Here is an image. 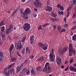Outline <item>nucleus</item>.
Masks as SVG:
<instances>
[{"label":"nucleus","mask_w":76,"mask_h":76,"mask_svg":"<svg viewBox=\"0 0 76 76\" xmlns=\"http://www.w3.org/2000/svg\"><path fill=\"white\" fill-rule=\"evenodd\" d=\"M23 29L26 31H29L31 28V25L28 23H25L23 26Z\"/></svg>","instance_id":"f257e3e1"},{"label":"nucleus","mask_w":76,"mask_h":76,"mask_svg":"<svg viewBox=\"0 0 76 76\" xmlns=\"http://www.w3.org/2000/svg\"><path fill=\"white\" fill-rule=\"evenodd\" d=\"M21 40H20L18 42L16 47L17 50H20L21 48L23 47V45H21Z\"/></svg>","instance_id":"f03ea898"},{"label":"nucleus","mask_w":76,"mask_h":76,"mask_svg":"<svg viewBox=\"0 0 76 76\" xmlns=\"http://www.w3.org/2000/svg\"><path fill=\"white\" fill-rule=\"evenodd\" d=\"M36 1L34 3V5L37 7H40L41 6V3L40 2L39 0H36Z\"/></svg>","instance_id":"7ed1b4c3"},{"label":"nucleus","mask_w":76,"mask_h":76,"mask_svg":"<svg viewBox=\"0 0 76 76\" xmlns=\"http://www.w3.org/2000/svg\"><path fill=\"white\" fill-rule=\"evenodd\" d=\"M51 71V66H48V68H46V69L45 68H44L42 70L43 72H46V73L49 74Z\"/></svg>","instance_id":"20e7f679"},{"label":"nucleus","mask_w":76,"mask_h":76,"mask_svg":"<svg viewBox=\"0 0 76 76\" xmlns=\"http://www.w3.org/2000/svg\"><path fill=\"white\" fill-rule=\"evenodd\" d=\"M57 63L58 66H60L61 64L62 61L60 56H58L56 59Z\"/></svg>","instance_id":"39448f33"},{"label":"nucleus","mask_w":76,"mask_h":76,"mask_svg":"<svg viewBox=\"0 0 76 76\" xmlns=\"http://www.w3.org/2000/svg\"><path fill=\"white\" fill-rule=\"evenodd\" d=\"M31 12V10L29 8H27L24 11L23 15H26L27 14H29Z\"/></svg>","instance_id":"423d86ee"},{"label":"nucleus","mask_w":76,"mask_h":76,"mask_svg":"<svg viewBox=\"0 0 76 76\" xmlns=\"http://www.w3.org/2000/svg\"><path fill=\"white\" fill-rule=\"evenodd\" d=\"M53 10V8L50 6H46L45 8V10L46 12H51Z\"/></svg>","instance_id":"0eeeda50"},{"label":"nucleus","mask_w":76,"mask_h":76,"mask_svg":"<svg viewBox=\"0 0 76 76\" xmlns=\"http://www.w3.org/2000/svg\"><path fill=\"white\" fill-rule=\"evenodd\" d=\"M14 72L15 70H14V69H13V68L11 69V70L8 71V73L7 76H10L9 75V74H10V73L11 75H12L13 74H14V73H15Z\"/></svg>","instance_id":"6e6552de"},{"label":"nucleus","mask_w":76,"mask_h":76,"mask_svg":"<svg viewBox=\"0 0 76 76\" xmlns=\"http://www.w3.org/2000/svg\"><path fill=\"white\" fill-rule=\"evenodd\" d=\"M34 35H32L30 37V44H32L34 43Z\"/></svg>","instance_id":"1a4fd4ad"},{"label":"nucleus","mask_w":76,"mask_h":76,"mask_svg":"<svg viewBox=\"0 0 76 76\" xmlns=\"http://www.w3.org/2000/svg\"><path fill=\"white\" fill-rule=\"evenodd\" d=\"M14 48V45L12 44H11L10 45V47L9 48V50L10 51L9 52L10 54H11L12 53V51L13 50V49Z\"/></svg>","instance_id":"9d476101"},{"label":"nucleus","mask_w":76,"mask_h":76,"mask_svg":"<svg viewBox=\"0 0 76 76\" xmlns=\"http://www.w3.org/2000/svg\"><path fill=\"white\" fill-rule=\"evenodd\" d=\"M58 52H59V54H61V55H63L64 54V51L63 50H61V48H60L58 49Z\"/></svg>","instance_id":"9b49d317"},{"label":"nucleus","mask_w":76,"mask_h":76,"mask_svg":"<svg viewBox=\"0 0 76 76\" xmlns=\"http://www.w3.org/2000/svg\"><path fill=\"white\" fill-rule=\"evenodd\" d=\"M1 36L2 37V38L3 40L6 39V35L3 33H1Z\"/></svg>","instance_id":"f8f14e48"},{"label":"nucleus","mask_w":76,"mask_h":76,"mask_svg":"<svg viewBox=\"0 0 76 76\" xmlns=\"http://www.w3.org/2000/svg\"><path fill=\"white\" fill-rule=\"evenodd\" d=\"M48 45H47V44H45V45L44 44L43 45V47H42V48L43 50H46L48 48Z\"/></svg>","instance_id":"ddd939ff"},{"label":"nucleus","mask_w":76,"mask_h":76,"mask_svg":"<svg viewBox=\"0 0 76 76\" xmlns=\"http://www.w3.org/2000/svg\"><path fill=\"white\" fill-rule=\"evenodd\" d=\"M50 58H52V59H55V55L53 54V53H50Z\"/></svg>","instance_id":"4468645a"},{"label":"nucleus","mask_w":76,"mask_h":76,"mask_svg":"<svg viewBox=\"0 0 76 76\" xmlns=\"http://www.w3.org/2000/svg\"><path fill=\"white\" fill-rule=\"evenodd\" d=\"M69 50H72L73 49V45L71 43H70L69 44Z\"/></svg>","instance_id":"2eb2a0df"},{"label":"nucleus","mask_w":76,"mask_h":76,"mask_svg":"<svg viewBox=\"0 0 76 76\" xmlns=\"http://www.w3.org/2000/svg\"><path fill=\"white\" fill-rule=\"evenodd\" d=\"M1 29V33H3L5 31V27L4 26H2L0 27Z\"/></svg>","instance_id":"dca6fc26"},{"label":"nucleus","mask_w":76,"mask_h":76,"mask_svg":"<svg viewBox=\"0 0 76 76\" xmlns=\"http://www.w3.org/2000/svg\"><path fill=\"white\" fill-rule=\"evenodd\" d=\"M41 69H42V67H41V66H38L36 68V70L39 73L40 72V71L41 70Z\"/></svg>","instance_id":"f3484780"},{"label":"nucleus","mask_w":76,"mask_h":76,"mask_svg":"<svg viewBox=\"0 0 76 76\" xmlns=\"http://www.w3.org/2000/svg\"><path fill=\"white\" fill-rule=\"evenodd\" d=\"M7 69H8V68H7V67L4 69V73L5 74L6 76H7L8 75V71H7Z\"/></svg>","instance_id":"a211bd4d"},{"label":"nucleus","mask_w":76,"mask_h":76,"mask_svg":"<svg viewBox=\"0 0 76 76\" xmlns=\"http://www.w3.org/2000/svg\"><path fill=\"white\" fill-rule=\"evenodd\" d=\"M0 57L3 58H4V54L1 51H0Z\"/></svg>","instance_id":"6ab92c4d"},{"label":"nucleus","mask_w":76,"mask_h":76,"mask_svg":"<svg viewBox=\"0 0 76 76\" xmlns=\"http://www.w3.org/2000/svg\"><path fill=\"white\" fill-rule=\"evenodd\" d=\"M50 15L52 16H53L54 18H56V16H57V14H55L54 12H51L50 13Z\"/></svg>","instance_id":"aec40b11"},{"label":"nucleus","mask_w":76,"mask_h":76,"mask_svg":"<svg viewBox=\"0 0 76 76\" xmlns=\"http://www.w3.org/2000/svg\"><path fill=\"white\" fill-rule=\"evenodd\" d=\"M48 67H50V65H49V63L47 62L45 64V67L44 69H46L47 68H48Z\"/></svg>","instance_id":"412c9836"},{"label":"nucleus","mask_w":76,"mask_h":76,"mask_svg":"<svg viewBox=\"0 0 76 76\" xmlns=\"http://www.w3.org/2000/svg\"><path fill=\"white\" fill-rule=\"evenodd\" d=\"M4 25H5L4 21V20H2L0 23V27L2 26H4Z\"/></svg>","instance_id":"4be33fe9"},{"label":"nucleus","mask_w":76,"mask_h":76,"mask_svg":"<svg viewBox=\"0 0 76 76\" xmlns=\"http://www.w3.org/2000/svg\"><path fill=\"white\" fill-rule=\"evenodd\" d=\"M43 60H44V58L43 57L39 58L37 59V61H40V62H41V61H42Z\"/></svg>","instance_id":"5701e85b"},{"label":"nucleus","mask_w":76,"mask_h":76,"mask_svg":"<svg viewBox=\"0 0 76 76\" xmlns=\"http://www.w3.org/2000/svg\"><path fill=\"white\" fill-rule=\"evenodd\" d=\"M20 67L19 66H18L16 67V70L17 73H18L20 70Z\"/></svg>","instance_id":"b1692460"},{"label":"nucleus","mask_w":76,"mask_h":76,"mask_svg":"<svg viewBox=\"0 0 76 76\" xmlns=\"http://www.w3.org/2000/svg\"><path fill=\"white\" fill-rule=\"evenodd\" d=\"M11 60L12 62H15L17 60V58L16 57H13L11 58Z\"/></svg>","instance_id":"393cba45"},{"label":"nucleus","mask_w":76,"mask_h":76,"mask_svg":"<svg viewBox=\"0 0 76 76\" xmlns=\"http://www.w3.org/2000/svg\"><path fill=\"white\" fill-rule=\"evenodd\" d=\"M12 31L11 30L10 31V30L8 28L7 29V30L6 31V34H9L12 32Z\"/></svg>","instance_id":"a878e982"},{"label":"nucleus","mask_w":76,"mask_h":76,"mask_svg":"<svg viewBox=\"0 0 76 76\" xmlns=\"http://www.w3.org/2000/svg\"><path fill=\"white\" fill-rule=\"evenodd\" d=\"M31 73L32 74V75H34L35 74L36 72L34 69L33 68H32V70H31Z\"/></svg>","instance_id":"bb28decb"},{"label":"nucleus","mask_w":76,"mask_h":76,"mask_svg":"<svg viewBox=\"0 0 76 76\" xmlns=\"http://www.w3.org/2000/svg\"><path fill=\"white\" fill-rule=\"evenodd\" d=\"M44 44L42 43V42H40L38 43V45L39 46V47H40L42 48Z\"/></svg>","instance_id":"cd10ccee"},{"label":"nucleus","mask_w":76,"mask_h":76,"mask_svg":"<svg viewBox=\"0 0 76 76\" xmlns=\"http://www.w3.org/2000/svg\"><path fill=\"white\" fill-rule=\"evenodd\" d=\"M15 63H14L10 65L7 67V68L8 69H10V68L12 67V66H14V65H15Z\"/></svg>","instance_id":"c85d7f7f"},{"label":"nucleus","mask_w":76,"mask_h":76,"mask_svg":"<svg viewBox=\"0 0 76 76\" xmlns=\"http://www.w3.org/2000/svg\"><path fill=\"white\" fill-rule=\"evenodd\" d=\"M72 39L73 41H76V34H74L72 37Z\"/></svg>","instance_id":"c756f323"},{"label":"nucleus","mask_w":76,"mask_h":76,"mask_svg":"<svg viewBox=\"0 0 76 76\" xmlns=\"http://www.w3.org/2000/svg\"><path fill=\"white\" fill-rule=\"evenodd\" d=\"M23 18L25 20H27L28 18V15H23Z\"/></svg>","instance_id":"7c9ffc66"},{"label":"nucleus","mask_w":76,"mask_h":76,"mask_svg":"<svg viewBox=\"0 0 76 76\" xmlns=\"http://www.w3.org/2000/svg\"><path fill=\"white\" fill-rule=\"evenodd\" d=\"M69 69L70 71H74L75 68L72 66H71L69 67Z\"/></svg>","instance_id":"2f4dec72"},{"label":"nucleus","mask_w":76,"mask_h":76,"mask_svg":"<svg viewBox=\"0 0 76 76\" xmlns=\"http://www.w3.org/2000/svg\"><path fill=\"white\" fill-rule=\"evenodd\" d=\"M26 51L27 54H29L30 53V51L29 50V48L27 47L26 48Z\"/></svg>","instance_id":"473e14b6"},{"label":"nucleus","mask_w":76,"mask_h":76,"mask_svg":"<svg viewBox=\"0 0 76 76\" xmlns=\"http://www.w3.org/2000/svg\"><path fill=\"white\" fill-rule=\"evenodd\" d=\"M13 25H10L9 28H8L9 29L10 31H12V29H13Z\"/></svg>","instance_id":"72a5a7b5"},{"label":"nucleus","mask_w":76,"mask_h":76,"mask_svg":"<svg viewBox=\"0 0 76 76\" xmlns=\"http://www.w3.org/2000/svg\"><path fill=\"white\" fill-rule=\"evenodd\" d=\"M26 38V36L25 35L23 37V39H22L21 42H24V41H25V40Z\"/></svg>","instance_id":"f704fd0d"},{"label":"nucleus","mask_w":76,"mask_h":76,"mask_svg":"<svg viewBox=\"0 0 76 76\" xmlns=\"http://www.w3.org/2000/svg\"><path fill=\"white\" fill-rule=\"evenodd\" d=\"M73 7V6H70V7H69L67 8V12H69V10H70L72 9V8Z\"/></svg>","instance_id":"c9c22d12"},{"label":"nucleus","mask_w":76,"mask_h":76,"mask_svg":"<svg viewBox=\"0 0 76 76\" xmlns=\"http://www.w3.org/2000/svg\"><path fill=\"white\" fill-rule=\"evenodd\" d=\"M26 74L27 75H30V70H28L26 71Z\"/></svg>","instance_id":"e433bc0d"},{"label":"nucleus","mask_w":76,"mask_h":76,"mask_svg":"<svg viewBox=\"0 0 76 76\" xmlns=\"http://www.w3.org/2000/svg\"><path fill=\"white\" fill-rule=\"evenodd\" d=\"M72 53H73V54H76V51L73 49H72L71 50Z\"/></svg>","instance_id":"4c0bfd02"},{"label":"nucleus","mask_w":76,"mask_h":76,"mask_svg":"<svg viewBox=\"0 0 76 76\" xmlns=\"http://www.w3.org/2000/svg\"><path fill=\"white\" fill-rule=\"evenodd\" d=\"M73 58H71V59L69 60V63L70 64H71V63H72L74 61Z\"/></svg>","instance_id":"58836bf2"},{"label":"nucleus","mask_w":76,"mask_h":76,"mask_svg":"<svg viewBox=\"0 0 76 76\" xmlns=\"http://www.w3.org/2000/svg\"><path fill=\"white\" fill-rule=\"evenodd\" d=\"M69 56H72V50H69Z\"/></svg>","instance_id":"ea45409f"},{"label":"nucleus","mask_w":76,"mask_h":76,"mask_svg":"<svg viewBox=\"0 0 76 76\" xmlns=\"http://www.w3.org/2000/svg\"><path fill=\"white\" fill-rule=\"evenodd\" d=\"M23 11H24V10H23V9H21V10H20V14H22L23 13V14L24 12H23Z\"/></svg>","instance_id":"a19ab883"},{"label":"nucleus","mask_w":76,"mask_h":76,"mask_svg":"<svg viewBox=\"0 0 76 76\" xmlns=\"http://www.w3.org/2000/svg\"><path fill=\"white\" fill-rule=\"evenodd\" d=\"M4 58H2L0 57V63L2 62L4 60Z\"/></svg>","instance_id":"79ce46f5"},{"label":"nucleus","mask_w":76,"mask_h":76,"mask_svg":"<svg viewBox=\"0 0 76 76\" xmlns=\"http://www.w3.org/2000/svg\"><path fill=\"white\" fill-rule=\"evenodd\" d=\"M57 28L59 31H60L61 30V26L59 25L58 26Z\"/></svg>","instance_id":"37998d69"},{"label":"nucleus","mask_w":76,"mask_h":76,"mask_svg":"<svg viewBox=\"0 0 76 76\" xmlns=\"http://www.w3.org/2000/svg\"><path fill=\"white\" fill-rule=\"evenodd\" d=\"M60 10H64V7L62 6H61V7H60Z\"/></svg>","instance_id":"c03bdc74"},{"label":"nucleus","mask_w":76,"mask_h":76,"mask_svg":"<svg viewBox=\"0 0 76 76\" xmlns=\"http://www.w3.org/2000/svg\"><path fill=\"white\" fill-rule=\"evenodd\" d=\"M41 27H42V26H41V25L39 26V27H38V29H39V30H40L41 29H42V28Z\"/></svg>","instance_id":"a18cd8bd"},{"label":"nucleus","mask_w":76,"mask_h":76,"mask_svg":"<svg viewBox=\"0 0 76 76\" xmlns=\"http://www.w3.org/2000/svg\"><path fill=\"white\" fill-rule=\"evenodd\" d=\"M53 27L54 28V30H56V28L57 27V25H53Z\"/></svg>","instance_id":"49530a36"},{"label":"nucleus","mask_w":76,"mask_h":76,"mask_svg":"<svg viewBox=\"0 0 76 76\" xmlns=\"http://www.w3.org/2000/svg\"><path fill=\"white\" fill-rule=\"evenodd\" d=\"M65 31H66V29L65 28H63L61 31V32H65Z\"/></svg>","instance_id":"de8ad7c7"},{"label":"nucleus","mask_w":76,"mask_h":76,"mask_svg":"<svg viewBox=\"0 0 76 76\" xmlns=\"http://www.w3.org/2000/svg\"><path fill=\"white\" fill-rule=\"evenodd\" d=\"M17 54L19 56V57H22V56L21 55H20V53L19 52H17Z\"/></svg>","instance_id":"09e8293b"},{"label":"nucleus","mask_w":76,"mask_h":76,"mask_svg":"<svg viewBox=\"0 0 76 76\" xmlns=\"http://www.w3.org/2000/svg\"><path fill=\"white\" fill-rule=\"evenodd\" d=\"M66 50H67V48H64L62 50L64 51H66Z\"/></svg>","instance_id":"8fccbe9b"},{"label":"nucleus","mask_w":76,"mask_h":76,"mask_svg":"<svg viewBox=\"0 0 76 76\" xmlns=\"http://www.w3.org/2000/svg\"><path fill=\"white\" fill-rule=\"evenodd\" d=\"M56 7H58V8H60V7H61V5L60 4H58L56 5Z\"/></svg>","instance_id":"3c124183"},{"label":"nucleus","mask_w":76,"mask_h":76,"mask_svg":"<svg viewBox=\"0 0 76 76\" xmlns=\"http://www.w3.org/2000/svg\"><path fill=\"white\" fill-rule=\"evenodd\" d=\"M69 15H70V12L69 11H67V15L66 16V18H68V17L69 16Z\"/></svg>","instance_id":"603ef678"},{"label":"nucleus","mask_w":76,"mask_h":76,"mask_svg":"<svg viewBox=\"0 0 76 76\" xmlns=\"http://www.w3.org/2000/svg\"><path fill=\"white\" fill-rule=\"evenodd\" d=\"M7 39H9V40H10V41H11L12 40V39H11V37L10 36H9L7 37Z\"/></svg>","instance_id":"864d4df0"},{"label":"nucleus","mask_w":76,"mask_h":76,"mask_svg":"<svg viewBox=\"0 0 76 76\" xmlns=\"http://www.w3.org/2000/svg\"><path fill=\"white\" fill-rule=\"evenodd\" d=\"M76 17V14L75 13L73 14L72 16V18H75Z\"/></svg>","instance_id":"5fc2aeb1"},{"label":"nucleus","mask_w":76,"mask_h":76,"mask_svg":"<svg viewBox=\"0 0 76 76\" xmlns=\"http://www.w3.org/2000/svg\"><path fill=\"white\" fill-rule=\"evenodd\" d=\"M23 63L22 64H20L19 65V67H20V68H21V67H23Z\"/></svg>","instance_id":"6e6d98bb"},{"label":"nucleus","mask_w":76,"mask_h":76,"mask_svg":"<svg viewBox=\"0 0 76 76\" xmlns=\"http://www.w3.org/2000/svg\"><path fill=\"white\" fill-rule=\"evenodd\" d=\"M34 56L31 55L29 57V58L30 59H33V58H34Z\"/></svg>","instance_id":"4d7b16f0"},{"label":"nucleus","mask_w":76,"mask_h":76,"mask_svg":"<svg viewBox=\"0 0 76 76\" xmlns=\"http://www.w3.org/2000/svg\"><path fill=\"white\" fill-rule=\"evenodd\" d=\"M76 0H74V1L72 2V4L73 5H75V4H76Z\"/></svg>","instance_id":"13d9d810"},{"label":"nucleus","mask_w":76,"mask_h":76,"mask_svg":"<svg viewBox=\"0 0 76 76\" xmlns=\"http://www.w3.org/2000/svg\"><path fill=\"white\" fill-rule=\"evenodd\" d=\"M70 35L71 36H72L73 35V31L72 30L70 31Z\"/></svg>","instance_id":"bf43d9fd"},{"label":"nucleus","mask_w":76,"mask_h":76,"mask_svg":"<svg viewBox=\"0 0 76 76\" xmlns=\"http://www.w3.org/2000/svg\"><path fill=\"white\" fill-rule=\"evenodd\" d=\"M69 70V66H67L66 68L64 69V71H65V72H66V71H67V70Z\"/></svg>","instance_id":"052dcab7"},{"label":"nucleus","mask_w":76,"mask_h":76,"mask_svg":"<svg viewBox=\"0 0 76 76\" xmlns=\"http://www.w3.org/2000/svg\"><path fill=\"white\" fill-rule=\"evenodd\" d=\"M15 13H14V12H13L12 14L11 15V16L12 17H14V16H15Z\"/></svg>","instance_id":"680f3d73"},{"label":"nucleus","mask_w":76,"mask_h":76,"mask_svg":"<svg viewBox=\"0 0 76 76\" xmlns=\"http://www.w3.org/2000/svg\"><path fill=\"white\" fill-rule=\"evenodd\" d=\"M21 53L22 54H24V53H25V50H22Z\"/></svg>","instance_id":"e2e57ef3"},{"label":"nucleus","mask_w":76,"mask_h":76,"mask_svg":"<svg viewBox=\"0 0 76 76\" xmlns=\"http://www.w3.org/2000/svg\"><path fill=\"white\" fill-rule=\"evenodd\" d=\"M26 70H27V69L26 68H24L22 70L23 72H26Z\"/></svg>","instance_id":"0e129e2a"},{"label":"nucleus","mask_w":76,"mask_h":76,"mask_svg":"<svg viewBox=\"0 0 76 76\" xmlns=\"http://www.w3.org/2000/svg\"><path fill=\"white\" fill-rule=\"evenodd\" d=\"M47 4H50V0H48L47 2Z\"/></svg>","instance_id":"69168bd1"},{"label":"nucleus","mask_w":76,"mask_h":76,"mask_svg":"<svg viewBox=\"0 0 76 76\" xmlns=\"http://www.w3.org/2000/svg\"><path fill=\"white\" fill-rule=\"evenodd\" d=\"M75 27H73L72 28H71V30H75Z\"/></svg>","instance_id":"338daca9"},{"label":"nucleus","mask_w":76,"mask_h":76,"mask_svg":"<svg viewBox=\"0 0 76 76\" xmlns=\"http://www.w3.org/2000/svg\"><path fill=\"white\" fill-rule=\"evenodd\" d=\"M24 63H26V64H27V63H28V60H26L25 61Z\"/></svg>","instance_id":"774afa93"}]
</instances>
